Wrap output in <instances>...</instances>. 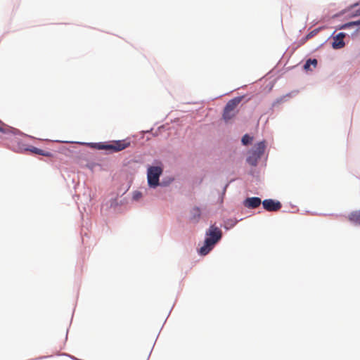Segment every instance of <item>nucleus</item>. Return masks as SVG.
I'll list each match as a JSON object with an SVG mask.
<instances>
[{"mask_svg":"<svg viewBox=\"0 0 360 360\" xmlns=\"http://www.w3.org/2000/svg\"><path fill=\"white\" fill-rule=\"evenodd\" d=\"M221 236L222 233L220 229L215 225H212L206 232V238L203 246L200 248L199 253L202 255L208 254Z\"/></svg>","mask_w":360,"mask_h":360,"instance_id":"nucleus-1","label":"nucleus"},{"mask_svg":"<svg viewBox=\"0 0 360 360\" xmlns=\"http://www.w3.org/2000/svg\"><path fill=\"white\" fill-rule=\"evenodd\" d=\"M130 146V141L127 140L113 141L110 143H96L94 147L98 150H110V152H119Z\"/></svg>","mask_w":360,"mask_h":360,"instance_id":"nucleus-2","label":"nucleus"},{"mask_svg":"<svg viewBox=\"0 0 360 360\" xmlns=\"http://www.w3.org/2000/svg\"><path fill=\"white\" fill-rule=\"evenodd\" d=\"M266 145L264 141H261L255 145L254 148L249 152V155L247 158V162L255 166L258 160L261 158L264 153Z\"/></svg>","mask_w":360,"mask_h":360,"instance_id":"nucleus-3","label":"nucleus"},{"mask_svg":"<svg viewBox=\"0 0 360 360\" xmlns=\"http://www.w3.org/2000/svg\"><path fill=\"white\" fill-rule=\"evenodd\" d=\"M242 97H236L226 103L223 112V119L226 122L231 120L236 115V108L242 101Z\"/></svg>","mask_w":360,"mask_h":360,"instance_id":"nucleus-4","label":"nucleus"},{"mask_svg":"<svg viewBox=\"0 0 360 360\" xmlns=\"http://www.w3.org/2000/svg\"><path fill=\"white\" fill-rule=\"evenodd\" d=\"M162 172L160 167H150L148 169V183L150 187H156L159 184V178Z\"/></svg>","mask_w":360,"mask_h":360,"instance_id":"nucleus-5","label":"nucleus"},{"mask_svg":"<svg viewBox=\"0 0 360 360\" xmlns=\"http://www.w3.org/2000/svg\"><path fill=\"white\" fill-rule=\"evenodd\" d=\"M264 208L269 212H276L281 208V204L279 201H275L272 199L264 200L262 202Z\"/></svg>","mask_w":360,"mask_h":360,"instance_id":"nucleus-6","label":"nucleus"},{"mask_svg":"<svg viewBox=\"0 0 360 360\" xmlns=\"http://www.w3.org/2000/svg\"><path fill=\"white\" fill-rule=\"evenodd\" d=\"M345 37V34L343 32H340L335 37H333V41L332 43V46L335 49H340L345 46V44L344 42V38Z\"/></svg>","mask_w":360,"mask_h":360,"instance_id":"nucleus-7","label":"nucleus"},{"mask_svg":"<svg viewBox=\"0 0 360 360\" xmlns=\"http://www.w3.org/2000/svg\"><path fill=\"white\" fill-rule=\"evenodd\" d=\"M262 203V200L258 197L248 198L245 200L243 205L245 207L255 209L258 207Z\"/></svg>","mask_w":360,"mask_h":360,"instance_id":"nucleus-8","label":"nucleus"},{"mask_svg":"<svg viewBox=\"0 0 360 360\" xmlns=\"http://www.w3.org/2000/svg\"><path fill=\"white\" fill-rule=\"evenodd\" d=\"M349 220L355 224L359 225L360 224V210L352 212L349 215Z\"/></svg>","mask_w":360,"mask_h":360,"instance_id":"nucleus-9","label":"nucleus"},{"mask_svg":"<svg viewBox=\"0 0 360 360\" xmlns=\"http://www.w3.org/2000/svg\"><path fill=\"white\" fill-rule=\"evenodd\" d=\"M201 215V212L199 207H193L191 210V219L195 221H198Z\"/></svg>","mask_w":360,"mask_h":360,"instance_id":"nucleus-10","label":"nucleus"},{"mask_svg":"<svg viewBox=\"0 0 360 360\" xmlns=\"http://www.w3.org/2000/svg\"><path fill=\"white\" fill-rule=\"evenodd\" d=\"M313 65L314 67H316L317 65V60L316 59H309L307 60L306 63L304 65V68L306 70H309L310 65Z\"/></svg>","mask_w":360,"mask_h":360,"instance_id":"nucleus-11","label":"nucleus"},{"mask_svg":"<svg viewBox=\"0 0 360 360\" xmlns=\"http://www.w3.org/2000/svg\"><path fill=\"white\" fill-rule=\"evenodd\" d=\"M354 25H360V19L356 21H352V22H349L348 23H345L341 26L340 29H346V28H349L350 27H353Z\"/></svg>","mask_w":360,"mask_h":360,"instance_id":"nucleus-12","label":"nucleus"},{"mask_svg":"<svg viewBox=\"0 0 360 360\" xmlns=\"http://www.w3.org/2000/svg\"><path fill=\"white\" fill-rule=\"evenodd\" d=\"M252 140V137L250 136L248 134H245L242 138V143L243 145H248Z\"/></svg>","mask_w":360,"mask_h":360,"instance_id":"nucleus-13","label":"nucleus"},{"mask_svg":"<svg viewBox=\"0 0 360 360\" xmlns=\"http://www.w3.org/2000/svg\"><path fill=\"white\" fill-rule=\"evenodd\" d=\"M32 152H34L36 154H39V155H44V156L49 155L48 153H45L42 150L39 149L37 148H34V149L32 150Z\"/></svg>","mask_w":360,"mask_h":360,"instance_id":"nucleus-14","label":"nucleus"},{"mask_svg":"<svg viewBox=\"0 0 360 360\" xmlns=\"http://www.w3.org/2000/svg\"><path fill=\"white\" fill-rule=\"evenodd\" d=\"M141 197V193L140 192H136L134 194L133 198L134 200H139Z\"/></svg>","mask_w":360,"mask_h":360,"instance_id":"nucleus-15","label":"nucleus"},{"mask_svg":"<svg viewBox=\"0 0 360 360\" xmlns=\"http://www.w3.org/2000/svg\"><path fill=\"white\" fill-rule=\"evenodd\" d=\"M360 15V8L355 11L354 16Z\"/></svg>","mask_w":360,"mask_h":360,"instance_id":"nucleus-16","label":"nucleus"},{"mask_svg":"<svg viewBox=\"0 0 360 360\" xmlns=\"http://www.w3.org/2000/svg\"><path fill=\"white\" fill-rule=\"evenodd\" d=\"M0 133H1V134L4 133V130H3V129H2V128H1V127H0Z\"/></svg>","mask_w":360,"mask_h":360,"instance_id":"nucleus-17","label":"nucleus"}]
</instances>
